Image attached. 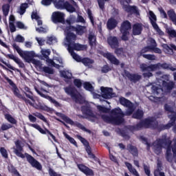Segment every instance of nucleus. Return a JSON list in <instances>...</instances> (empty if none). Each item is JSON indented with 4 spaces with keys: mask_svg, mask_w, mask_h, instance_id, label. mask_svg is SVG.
<instances>
[{
    "mask_svg": "<svg viewBox=\"0 0 176 176\" xmlns=\"http://www.w3.org/2000/svg\"><path fill=\"white\" fill-rule=\"evenodd\" d=\"M82 113H85V115H87V116L89 117L92 122H96L97 118L96 117V115H94V113H93V111H91V108L90 107L82 106Z\"/></svg>",
    "mask_w": 176,
    "mask_h": 176,
    "instance_id": "16",
    "label": "nucleus"
},
{
    "mask_svg": "<svg viewBox=\"0 0 176 176\" xmlns=\"http://www.w3.org/2000/svg\"><path fill=\"white\" fill-rule=\"evenodd\" d=\"M121 34H122L121 36L122 41H129V36L130 35L129 32H121Z\"/></svg>",
    "mask_w": 176,
    "mask_h": 176,
    "instance_id": "57",
    "label": "nucleus"
},
{
    "mask_svg": "<svg viewBox=\"0 0 176 176\" xmlns=\"http://www.w3.org/2000/svg\"><path fill=\"white\" fill-rule=\"evenodd\" d=\"M126 166L127 167L128 170L135 176H140V174L137 171V170L134 168H133V165L129 162L125 163Z\"/></svg>",
    "mask_w": 176,
    "mask_h": 176,
    "instance_id": "33",
    "label": "nucleus"
},
{
    "mask_svg": "<svg viewBox=\"0 0 176 176\" xmlns=\"http://www.w3.org/2000/svg\"><path fill=\"white\" fill-rule=\"evenodd\" d=\"M109 1V0H98V6L102 12H104L105 9V1Z\"/></svg>",
    "mask_w": 176,
    "mask_h": 176,
    "instance_id": "51",
    "label": "nucleus"
},
{
    "mask_svg": "<svg viewBox=\"0 0 176 176\" xmlns=\"http://www.w3.org/2000/svg\"><path fill=\"white\" fill-rule=\"evenodd\" d=\"M76 32L78 35H83L86 32V27L77 25L76 28Z\"/></svg>",
    "mask_w": 176,
    "mask_h": 176,
    "instance_id": "38",
    "label": "nucleus"
},
{
    "mask_svg": "<svg viewBox=\"0 0 176 176\" xmlns=\"http://www.w3.org/2000/svg\"><path fill=\"white\" fill-rule=\"evenodd\" d=\"M60 76L65 79H71L72 78V73L69 71H63L60 72Z\"/></svg>",
    "mask_w": 176,
    "mask_h": 176,
    "instance_id": "39",
    "label": "nucleus"
},
{
    "mask_svg": "<svg viewBox=\"0 0 176 176\" xmlns=\"http://www.w3.org/2000/svg\"><path fill=\"white\" fill-rule=\"evenodd\" d=\"M29 126H30V127H34V129H36V130H38L41 134H49L50 137H52V140H54V141H56V136L50 133V131H49L48 129L44 130L38 124H29Z\"/></svg>",
    "mask_w": 176,
    "mask_h": 176,
    "instance_id": "17",
    "label": "nucleus"
},
{
    "mask_svg": "<svg viewBox=\"0 0 176 176\" xmlns=\"http://www.w3.org/2000/svg\"><path fill=\"white\" fill-rule=\"evenodd\" d=\"M102 97L108 100L112 97H116V94L113 93V89L109 87H101Z\"/></svg>",
    "mask_w": 176,
    "mask_h": 176,
    "instance_id": "10",
    "label": "nucleus"
},
{
    "mask_svg": "<svg viewBox=\"0 0 176 176\" xmlns=\"http://www.w3.org/2000/svg\"><path fill=\"white\" fill-rule=\"evenodd\" d=\"M63 135L69 141L71 144H73V145H75V146H78V144L76 143V141H75V139L69 136L67 133L63 132Z\"/></svg>",
    "mask_w": 176,
    "mask_h": 176,
    "instance_id": "46",
    "label": "nucleus"
},
{
    "mask_svg": "<svg viewBox=\"0 0 176 176\" xmlns=\"http://www.w3.org/2000/svg\"><path fill=\"white\" fill-rule=\"evenodd\" d=\"M103 56L105 57V58H107V60H109L111 64H113L114 65H119V64H120V62L118 60V58H116V56L110 52L104 53Z\"/></svg>",
    "mask_w": 176,
    "mask_h": 176,
    "instance_id": "23",
    "label": "nucleus"
},
{
    "mask_svg": "<svg viewBox=\"0 0 176 176\" xmlns=\"http://www.w3.org/2000/svg\"><path fill=\"white\" fill-rule=\"evenodd\" d=\"M116 25H118V21H116L113 19H110L107 21V28L109 30H113V28H116Z\"/></svg>",
    "mask_w": 176,
    "mask_h": 176,
    "instance_id": "32",
    "label": "nucleus"
},
{
    "mask_svg": "<svg viewBox=\"0 0 176 176\" xmlns=\"http://www.w3.org/2000/svg\"><path fill=\"white\" fill-rule=\"evenodd\" d=\"M127 151L133 155V156H138V149L137 147L131 145V144H128L127 145Z\"/></svg>",
    "mask_w": 176,
    "mask_h": 176,
    "instance_id": "31",
    "label": "nucleus"
},
{
    "mask_svg": "<svg viewBox=\"0 0 176 176\" xmlns=\"http://www.w3.org/2000/svg\"><path fill=\"white\" fill-rule=\"evenodd\" d=\"M152 49L153 48L149 45L143 47L140 51V55L142 56V54H145V53L152 52Z\"/></svg>",
    "mask_w": 176,
    "mask_h": 176,
    "instance_id": "49",
    "label": "nucleus"
},
{
    "mask_svg": "<svg viewBox=\"0 0 176 176\" xmlns=\"http://www.w3.org/2000/svg\"><path fill=\"white\" fill-rule=\"evenodd\" d=\"M57 0H42L41 4H43L44 6H50L52 5V2L54 3H56Z\"/></svg>",
    "mask_w": 176,
    "mask_h": 176,
    "instance_id": "56",
    "label": "nucleus"
},
{
    "mask_svg": "<svg viewBox=\"0 0 176 176\" xmlns=\"http://www.w3.org/2000/svg\"><path fill=\"white\" fill-rule=\"evenodd\" d=\"M89 43L93 47V46H96V35L93 33H89L88 36Z\"/></svg>",
    "mask_w": 176,
    "mask_h": 176,
    "instance_id": "34",
    "label": "nucleus"
},
{
    "mask_svg": "<svg viewBox=\"0 0 176 176\" xmlns=\"http://www.w3.org/2000/svg\"><path fill=\"white\" fill-rule=\"evenodd\" d=\"M78 168L83 173V174H85L87 176H93L94 175V171H93L92 169H90V168L86 166L84 164H77Z\"/></svg>",
    "mask_w": 176,
    "mask_h": 176,
    "instance_id": "21",
    "label": "nucleus"
},
{
    "mask_svg": "<svg viewBox=\"0 0 176 176\" xmlns=\"http://www.w3.org/2000/svg\"><path fill=\"white\" fill-rule=\"evenodd\" d=\"M76 41V35L74 33L68 32L66 34L65 42H63L64 46H69V43H74Z\"/></svg>",
    "mask_w": 176,
    "mask_h": 176,
    "instance_id": "20",
    "label": "nucleus"
},
{
    "mask_svg": "<svg viewBox=\"0 0 176 176\" xmlns=\"http://www.w3.org/2000/svg\"><path fill=\"white\" fill-rule=\"evenodd\" d=\"M83 86H84V88H85V89L88 90L89 91H93V90H94L93 85H91L90 82H85L83 84Z\"/></svg>",
    "mask_w": 176,
    "mask_h": 176,
    "instance_id": "58",
    "label": "nucleus"
},
{
    "mask_svg": "<svg viewBox=\"0 0 176 176\" xmlns=\"http://www.w3.org/2000/svg\"><path fill=\"white\" fill-rule=\"evenodd\" d=\"M76 138H78V140H80V142H82V144H83V145H85V146H87V145H89V142H87L86 139H85L80 135H76Z\"/></svg>",
    "mask_w": 176,
    "mask_h": 176,
    "instance_id": "59",
    "label": "nucleus"
},
{
    "mask_svg": "<svg viewBox=\"0 0 176 176\" xmlns=\"http://www.w3.org/2000/svg\"><path fill=\"white\" fill-rule=\"evenodd\" d=\"M67 1L64 2L62 0H59L57 3H55V6L57 9H65V5Z\"/></svg>",
    "mask_w": 176,
    "mask_h": 176,
    "instance_id": "44",
    "label": "nucleus"
},
{
    "mask_svg": "<svg viewBox=\"0 0 176 176\" xmlns=\"http://www.w3.org/2000/svg\"><path fill=\"white\" fill-rule=\"evenodd\" d=\"M32 63L35 65L37 68H41L42 69V62L41 60L33 59L32 60Z\"/></svg>",
    "mask_w": 176,
    "mask_h": 176,
    "instance_id": "60",
    "label": "nucleus"
},
{
    "mask_svg": "<svg viewBox=\"0 0 176 176\" xmlns=\"http://www.w3.org/2000/svg\"><path fill=\"white\" fill-rule=\"evenodd\" d=\"M48 173L50 176H61V174L57 173L56 171H54V170L51 168H49Z\"/></svg>",
    "mask_w": 176,
    "mask_h": 176,
    "instance_id": "62",
    "label": "nucleus"
},
{
    "mask_svg": "<svg viewBox=\"0 0 176 176\" xmlns=\"http://www.w3.org/2000/svg\"><path fill=\"white\" fill-rule=\"evenodd\" d=\"M65 14L61 12H54L52 15V20L53 23H62V24H65V21L64 17Z\"/></svg>",
    "mask_w": 176,
    "mask_h": 176,
    "instance_id": "13",
    "label": "nucleus"
},
{
    "mask_svg": "<svg viewBox=\"0 0 176 176\" xmlns=\"http://www.w3.org/2000/svg\"><path fill=\"white\" fill-rule=\"evenodd\" d=\"M120 103L121 105H123V107L128 108L126 113H123L120 108L117 107L111 111V116L107 115L101 116V118L104 122H106V123H111V124H122V123L124 122V119L123 118H124V116H130V115L134 112V110L135 109L134 108V104L130 102V100L124 98H120Z\"/></svg>",
    "mask_w": 176,
    "mask_h": 176,
    "instance_id": "1",
    "label": "nucleus"
},
{
    "mask_svg": "<svg viewBox=\"0 0 176 176\" xmlns=\"http://www.w3.org/2000/svg\"><path fill=\"white\" fill-rule=\"evenodd\" d=\"M123 9L125 10V12H127L128 13H133L135 14H140V12H138V9L137 8V6H123Z\"/></svg>",
    "mask_w": 176,
    "mask_h": 176,
    "instance_id": "26",
    "label": "nucleus"
},
{
    "mask_svg": "<svg viewBox=\"0 0 176 176\" xmlns=\"http://www.w3.org/2000/svg\"><path fill=\"white\" fill-rule=\"evenodd\" d=\"M9 10H10V5L3 4L2 6V12L5 17H6L9 14Z\"/></svg>",
    "mask_w": 176,
    "mask_h": 176,
    "instance_id": "37",
    "label": "nucleus"
},
{
    "mask_svg": "<svg viewBox=\"0 0 176 176\" xmlns=\"http://www.w3.org/2000/svg\"><path fill=\"white\" fill-rule=\"evenodd\" d=\"M166 32L169 38H175L176 39V31L174 29L168 28L166 30Z\"/></svg>",
    "mask_w": 176,
    "mask_h": 176,
    "instance_id": "48",
    "label": "nucleus"
},
{
    "mask_svg": "<svg viewBox=\"0 0 176 176\" xmlns=\"http://www.w3.org/2000/svg\"><path fill=\"white\" fill-rule=\"evenodd\" d=\"M107 43L111 49H118L119 47V38L114 36H110L107 38Z\"/></svg>",
    "mask_w": 176,
    "mask_h": 176,
    "instance_id": "18",
    "label": "nucleus"
},
{
    "mask_svg": "<svg viewBox=\"0 0 176 176\" xmlns=\"http://www.w3.org/2000/svg\"><path fill=\"white\" fill-rule=\"evenodd\" d=\"M5 118L6 120L12 124H16L17 123V120H16V119H14L10 114H5Z\"/></svg>",
    "mask_w": 176,
    "mask_h": 176,
    "instance_id": "40",
    "label": "nucleus"
},
{
    "mask_svg": "<svg viewBox=\"0 0 176 176\" xmlns=\"http://www.w3.org/2000/svg\"><path fill=\"white\" fill-rule=\"evenodd\" d=\"M0 153H1V155L5 159H8V151L5 149L4 147H1L0 148Z\"/></svg>",
    "mask_w": 176,
    "mask_h": 176,
    "instance_id": "61",
    "label": "nucleus"
},
{
    "mask_svg": "<svg viewBox=\"0 0 176 176\" xmlns=\"http://www.w3.org/2000/svg\"><path fill=\"white\" fill-rule=\"evenodd\" d=\"M24 41H25V38L23 37V36L18 34L16 36V38H15L16 42H19V43H23V42H24Z\"/></svg>",
    "mask_w": 176,
    "mask_h": 176,
    "instance_id": "63",
    "label": "nucleus"
},
{
    "mask_svg": "<svg viewBox=\"0 0 176 176\" xmlns=\"http://www.w3.org/2000/svg\"><path fill=\"white\" fill-rule=\"evenodd\" d=\"M12 47L17 52L19 56L22 57L23 60H25L26 63H32V61L34 60V57H35V52L34 51L23 52L21 48H20V47H19V45H17L16 43L12 44Z\"/></svg>",
    "mask_w": 176,
    "mask_h": 176,
    "instance_id": "4",
    "label": "nucleus"
},
{
    "mask_svg": "<svg viewBox=\"0 0 176 176\" xmlns=\"http://www.w3.org/2000/svg\"><path fill=\"white\" fill-rule=\"evenodd\" d=\"M45 61L47 65H49V67H54L55 68H58V69L60 67V65L56 63L54 60H53L52 59H50L49 57L46 58Z\"/></svg>",
    "mask_w": 176,
    "mask_h": 176,
    "instance_id": "35",
    "label": "nucleus"
},
{
    "mask_svg": "<svg viewBox=\"0 0 176 176\" xmlns=\"http://www.w3.org/2000/svg\"><path fill=\"white\" fill-rule=\"evenodd\" d=\"M67 50L74 60H76V61H80V56L75 53L74 50H76V52L87 50V45H82L74 42L69 44V46H67Z\"/></svg>",
    "mask_w": 176,
    "mask_h": 176,
    "instance_id": "3",
    "label": "nucleus"
},
{
    "mask_svg": "<svg viewBox=\"0 0 176 176\" xmlns=\"http://www.w3.org/2000/svg\"><path fill=\"white\" fill-rule=\"evenodd\" d=\"M85 149L87 151V153H88L89 157H91V159H96V155H94V154L91 153V148L90 147V146L88 144L87 146H85Z\"/></svg>",
    "mask_w": 176,
    "mask_h": 176,
    "instance_id": "53",
    "label": "nucleus"
},
{
    "mask_svg": "<svg viewBox=\"0 0 176 176\" xmlns=\"http://www.w3.org/2000/svg\"><path fill=\"white\" fill-rule=\"evenodd\" d=\"M170 69V71L174 72L176 71V68L173 67L171 65L164 63H158L157 64H152L148 65L145 63H142L140 65V69L143 73L144 78H152L153 76V72L155 71H157V69Z\"/></svg>",
    "mask_w": 176,
    "mask_h": 176,
    "instance_id": "2",
    "label": "nucleus"
},
{
    "mask_svg": "<svg viewBox=\"0 0 176 176\" xmlns=\"http://www.w3.org/2000/svg\"><path fill=\"white\" fill-rule=\"evenodd\" d=\"M32 19L36 20L38 25H42V20L40 19L41 18L38 16L36 12H33L32 13Z\"/></svg>",
    "mask_w": 176,
    "mask_h": 176,
    "instance_id": "47",
    "label": "nucleus"
},
{
    "mask_svg": "<svg viewBox=\"0 0 176 176\" xmlns=\"http://www.w3.org/2000/svg\"><path fill=\"white\" fill-rule=\"evenodd\" d=\"M47 43L48 45H53V43H57V38H56V36H54L47 37Z\"/></svg>",
    "mask_w": 176,
    "mask_h": 176,
    "instance_id": "50",
    "label": "nucleus"
},
{
    "mask_svg": "<svg viewBox=\"0 0 176 176\" xmlns=\"http://www.w3.org/2000/svg\"><path fill=\"white\" fill-rule=\"evenodd\" d=\"M156 129L157 121L155 118H148L137 124V129Z\"/></svg>",
    "mask_w": 176,
    "mask_h": 176,
    "instance_id": "6",
    "label": "nucleus"
},
{
    "mask_svg": "<svg viewBox=\"0 0 176 176\" xmlns=\"http://www.w3.org/2000/svg\"><path fill=\"white\" fill-rule=\"evenodd\" d=\"M129 30H131V23L129 21H124L121 24L120 32H129Z\"/></svg>",
    "mask_w": 176,
    "mask_h": 176,
    "instance_id": "27",
    "label": "nucleus"
},
{
    "mask_svg": "<svg viewBox=\"0 0 176 176\" xmlns=\"http://www.w3.org/2000/svg\"><path fill=\"white\" fill-rule=\"evenodd\" d=\"M6 57L8 58H10V60H13L15 63H16L20 68H24L25 65H24V63L20 60L18 57L14 56V54H7L6 55Z\"/></svg>",
    "mask_w": 176,
    "mask_h": 176,
    "instance_id": "24",
    "label": "nucleus"
},
{
    "mask_svg": "<svg viewBox=\"0 0 176 176\" xmlns=\"http://www.w3.org/2000/svg\"><path fill=\"white\" fill-rule=\"evenodd\" d=\"M15 146L16 148H14V153H15V155H16V156H18L19 157L24 159V157H25V155H24V154H23L22 153L24 150L23 149V146H21V144H20L19 140H16L15 142Z\"/></svg>",
    "mask_w": 176,
    "mask_h": 176,
    "instance_id": "19",
    "label": "nucleus"
},
{
    "mask_svg": "<svg viewBox=\"0 0 176 176\" xmlns=\"http://www.w3.org/2000/svg\"><path fill=\"white\" fill-rule=\"evenodd\" d=\"M11 90L15 97H17V98H19L20 100H23L25 102V104H29V105H33L32 102H31L30 100L27 99L25 96H23V95L20 94V90L19 88H17V86L14 87V88H11Z\"/></svg>",
    "mask_w": 176,
    "mask_h": 176,
    "instance_id": "15",
    "label": "nucleus"
},
{
    "mask_svg": "<svg viewBox=\"0 0 176 176\" xmlns=\"http://www.w3.org/2000/svg\"><path fill=\"white\" fill-rule=\"evenodd\" d=\"M65 9H66L67 12H69V13H74V12H76V9H75V7L69 4L68 1H66Z\"/></svg>",
    "mask_w": 176,
    "mask_h": 176,
    "instance_id": "41",
    "label": "nucleus"
},
{
    "mask_svg": "<svg viewBox=\"0 0 176 176\" xmlns=\"http://www.w3.org/2000/svg\"><path fill=\"white\" fill-rule=\"evenodd\" d=\"M142 116H144V111L142 110H140V109H138L133 115V118L134 119H142Z\"/></svg>",
    "mask_w": 176,
    "mask_h": 176,
    "instance_id": "43",
    "label": "nucleus"
},
{
    "mask_svg": "<svg viewBox=\"0 0 176 176\" xmlns=\"http://www.w3.org/2000/svg\"><path fill=\"white\" fill-rule=\"evenodd\" d=\"M10 32H16V26H14V23L10 21L9 22Z\"/></svg>",
    "mask_w": 176,
    "mask_h": 176,
    "instance_id": "64",
    "label": "nucleus"
},
{
    "mask_svg": "<svg viewBox=\"0 0 176 176\" xmlns=\"http://www.w3.org/2000/svg\"><path fill=\"white\" fill-rule=\"evenodd\" d=\"M41 53L45 58H49V56H50V50H45V49H41Z\"/></svg>",
    "mask_w": 176,
    "mask_h": 176,
    "instance_id": "54",
    "label": "nucleus"
},
{
    "mask_svg": "<svg viewBox=\"0 0 176 176\" xmlns=\"http://www.w3.org/2000/svg\"><path fill=\"white\" fill-rule=\"evenodd\" d=\"M152 92L155 96H159V94H163V89L160 85H153L151 87Z\"/></svg>",
    "mask_w": 176,
    "mask_h": 176,
    "instance_id": "29",
    "label": "nucleus"
},
{
    "mask_svg": "<svg viewBox=\"0 0 176 176\" xmlns=\"http://www.w3.org/2000/svg\"><path fill=\"white\" fill-rule=\"evenodd\" d=\"M143 26L142 23H135L133 25V35H141Z\"/></svg>",
    "mask_w": 176,
    "mask_h": 176,
    "instance_id": "25",
    "label": "nucleus"
},
{
    "mask_svg": "<svg viewBox=\"0 0 176 176\" xmlns=\"http://www.w3.org/2000/svg\"><path fill=\"white\" fill-rule=\"evenodd\" d=\"M148 14H149V19L153 26V28L155 30V31H156V32H157V34H159V35H161V36L164 35V32H163V31L160 30V28H159V25H157V23H156V21L157 19L156 18V15L155 14V13H153V12L152 11H149Z\"/></svg>",
    "mask_w": 176,
    "mask_h": 176,
    "instance_id": "8",
    "label": "nucleus"
},
{
    "mask_svg": "<svg viewBox=\"0 0 176 176\" xmlns=\"http://www.w3.org/2000/svg\"><path fill=\"white\" fill-rule=\"evenodd\" d=\"M33 115L34 116H36V118H38L41 120H43V122H44L45 123H46L49 126V122H47V120L46 119V118H45V116L42 115V113H33Z\"/></svg>",
    "mask_w": 176,
    "mask_h": 176,
    "instance_id": "42",
    "label": "nucleus"
},
{
    "mask_svg": "<svg viewBox=\"0 0 176 176\" xmlns=\"http://www.w3.org/2000/svg\"><path fill=\"white\" fill-rule=\"evenodd\" d=\"M34 89L36 93L38 94V95L41 96V97H43V98L48 100V101L51 102L52 104H54V105H55L56 107H61V104H60V103L57 102V100H56L49 95L43 94V92L38 89V88L35 87Z\"/></svg>",
    "mask_w": 176,
    "mask_h": 176,
    "instance_id": "14",
    "label": "nucleus"
},
{
    "mask_svg": "<svg viewBox=\"0 0 176 176\" xmlns=\"http://www.w3.org/2000/svg\"><path fill=\"white\" fill-rule=\"evenodd\" d=\"M25 155L28 163H30L32 167L36 168L38 171H42V164H41L38 160L28 153H25Z\"/></svg>",
    "mask_w": 176,
    "mask_h": 176,
    "instance_id": "9",
    "label": "nucleus"
},
{
    "mask_svg": "<svg viewBox=\"0 0 176 176\" xmlns=\"http://www.w3.org/2000/svg\"><path fill=\"white\" fill-rule=\"evenodd\" d=\"M43 72H45V74H47L48 75H53L54 74V69H52V67H42Z\"/></svg>",
    "mask_w": 176,
    "mask_h": 176,
    "instance_id": "45",
    "label": "nucleus"
},
{
    "mask_svg": "<svg viewBox=\"0 0 176 176\" xmlns=\"http://www.w3.org/2000/svg\"><path fill=\"white\" fill-rule=\"evenodd\" d=\"M65 91L69 96H71L72 100H74L76 104H85V98L82 97V95L76 91V89L72 87H65Z\"/></svg>",
    "mask_w": 176,
    "mask_h": 176,
    "instance_id": "5",
    "label": "nucleus"
},
{
    "mask_svg": "<svg viewBox=\"0 0 176 176\" xmlns=\"http://www.w3.org/2000/svg\"><path fill=\"white\" fill-rule=\"evenodd\" d=\"M164 109L165 111H166L167 112H170V113H172L171 116H168L169 119H170V122H169L167 125H166V129H170V127H172V126L174 125V123H175V120H176V113L174 112V107H171L167 104H166L164 105Z\"/></svg>",
    "mask_w": 176,
    "mask_h": 176,
    "instance_id": "7",
    "label": "nucleus"
},
{
    "mask_svg": "<svg viewBox=\"0 0 176 176\" xmlns=\"http://www.w3.org/2000/svg\"><path fill=\"white\" fill-rule=\"evenodd\" d=\"M142 57L146 60H150L151 61L156 60V56L153 54H142Z\"/></svg>",
    "mask_w": 176,
    "mask_h": 176,
    "instance_id": "55",
    "label": "nucleus"
},
{
    "mask_svg": "<svg viewBox=\"0 0 176 176\" xmlns=\"http://www.w3.org/2000/svg\"><path fill=\"white\" fill-rule=\"evenodd\" d=\"M28 8V3H22L19 7L18 13H19L21 16H23V14L25 13V10Z\"/></svg>",
    "mask_w": 176,
    "mask_h": 176,
    "instance_id": "36",
    "label": "nucleus"
},
{
    "mask_svg": "<svg viewBox=\"0 0 176 176\" xmlns=\"http://www.w3.org/2000/svg\"><path fill=\"white\" fill-rule=\"evenodd\" d=\"M162 86L163 87H165L166 90H173V89H174V87L175 86V83H174V82L173 81L166 82L163 80Z\"/></svg>",
    "mask_w": 176,
    "mask_h": 176,
    "instance_id": "30",
    "label": "nucleus"
},
{
    "mask_svg": "<svg viewBox=\"0 0 176 176\" xmlns=\"http://www.w3.org/2000/svg\"><path fill=\"white\" fill-rule=\"evenodd\" d=\"M78 63H82L85 67L91 68L93 67L92 64H94V60L89 58H84L83 59L80 58V61H78Z\"/></svg>",
    "mask_w": 176,
    "mask_h": 176,
    "instance_id": "28",
    "label": "nucleus"
},
{
    "mask_svg": "<svg viewBox=\"0 0 176 176\" xmlns=\"http://www.w3.org/2000/svg\"><path fill=\"white\" fill-rule=\"evenodd\" d=\"M65 120L66 123H68V124H71V126H75L76 127L80 129L81 130L85 131L86 133H88L89 134H91V131L86 129V127H85V126H83L82 124L78 122H74L71 118L68 117H65Z\"/></svg>",
    "mask_w": 176,
    "mask_h": 176,
    "instance_id": "11",
    "label": "nucleus"
},
{
    "mask_svg": "<svg viewBox=\"0 0 176 176\" xmlns=\"http://www.w3.org/2000/svg\"><path fill=\"white\" fill-rule=\"evenodd\" d=\"M65 120L66 123H68V124H71V126H75L76 127L80 129L81 130L85 131L86 133H88L89 134H91V131L86 129V127H85V126H83L82 124L78 122H74L71 118L68 117H65Z\"/></svg>",
    "mask_w": 176,
    "mask_h": 176,
    "instance_id": "12",
    "label": "nucleus"
},
{
    "mask_svg": "<svg viewBox=\"0 0 176 176\" xmlns=\"http://www.w3.org/2000/svg\"><path fill=\"white\" fill-rule=\"evenodd\" d=\"M12 127H13L12 124L3 123L1 124V130H2V131H6V130H9V129H12Z\"/></svg>",
    "mask_w": 176,
    "mask_h": 176,
    "instance_id": "52",
    "label": "nucleus"
},
{
    "mask_svg": "<svg viewBox=\"0 0 176 176\" xmlns=\"http://www.w3.org/2000/svg\"><path fill=\"white\" fill-rule=\"evenodd\" d=\"M125 76L128 78L133 83H137L139 80H141V75L138 74H130L127 71H124Z\"/></svg>",
    "mask_w": 176,
    "mask_h": 176,
    "instance_id": "22",
    "label": "nucleus"
}]
</instances>
